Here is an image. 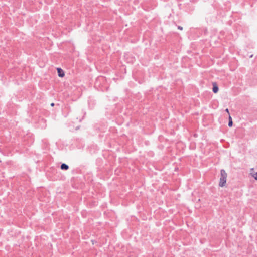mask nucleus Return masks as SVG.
<instances>
[{
  "label": "nucleus",
  "instance_id": "nucleus-1",
  "mask_svg": "<svg viewBox=\"0 0 257 257\" xmlns=\"http://www.w3.org/2000/svg\"><path fill=\"white\" fill-rule=\"evenodd\" d=\"M227 174L224 169H221L220 171V177L219 186L223 187L225 185L226 183V178Z\"/></svg>",
  "mask_w": 257,
  "mask_h": 257
},
{
  "label": "nucleus",
  "instance_id": "nucleus-2",
  "mask_svg": "<svg viewBox=\"0 0 257 257\" xmlns=\"http://www.w3.org/2000/svg\"><path fill=\"white\" fill-rule=\"evenodd\" d=\"M57 70L58 75L59 77H63L64 76L65 73H64V71L61 68H58L57 69Z\"/></svg>",
  "mask_w": 257,
  "mask_h": 257
},
{
  "label": "nucleus",
  "instance_id": "nucleus-3",
  "mask_svg": "<svg viewBox=\"0 0 257 257\" xmlns=\"http://www.w3.org/2000/svg\"><path fill=\"white\" fill-rule=\"evenodd\" d=\"M219 90L218 87L216 83H213L212 91L214 93L218 92Z\"/></svg>",
  "mask_w": 257,
  "mask_h": 257
},
{
  "label": "nucleus",
  "instance_id": "nucleus-4",
  "mask_svg": "<svg viewBox=\"0 0 257 257\" xmlns=\"http://www.w3.org/2000/svg\"><path fill=\"white\" fill-rule=\"evenodd\" d=\"M69 168V166L65 163H62L60 166L61 169L63 170H67Z\"/></svg>",
  "mask_w": 257,
  "mask_h": 257
},
{
  "label": "nucleus",
  "instance_id": "nucleus-5",
  "mask_svg": "<svg viewBox=\"0 0 257 257\" xmlns=\"http://www.w3.org/2000/svg\"><path fill=\"white\" fill-rule=\"evenodd\" d=\"M228 119H229L228 126L230 127H232L233 125V121H232V117L230 116V115H229Z\"/></svg>",
  "mask_w": 257,
  "mask_h": 257
},
{
  "label": "nucleus",
  "instance_id": "nucleus-6",
  "mask_svg": "<svg viewBox=\"0 0 257 257\" xmlns=\"http://www.w3.org/2000/svg\"><path fill=\"white\" fill-rule=\"evenodd\" d=\"M253 177L257 180V172L253 174Z\"/></svg>",
  "mask_w": 257,
  "mask_h": 257
},
{
  "label": "nucleus",
  "instance_id": "nucleus-7",
  "mask_svg": "<svg viewBox=\"0 0 257 257\" xmlns=\"http://www.w3.org/2000/svg\"><path fill=\"white\" fill-rule=\"evenodd\" d=\"M178 29L180 30H183V27L180 26H178Z\"/></svg>",
  "mask_w": 257,
  "mask_h": 257
},
{
  "label": "nucleus",
  "instance_id": "nucleus-8",
  "mask_svg": "<svg viewBox=\"0 0 257 257\" xmlns=\"http://www.w3.org/2000/svg\"><path fill=\"white\" fill-rule=\"evenodd\" d=\"M225 111L227 112L228 114H229V109L228 108H226L225 109ZM229 115H230V114H229Z\"/></svg>",
  "mask_w": 257,
  "mask_h": 257
},
{
  "label": "nucleus",
  "instance_id": "nucleus-9",
  "mask_svg": "<svg viewBox=\"0 0 257 257\" xmlns=\"http://www.w3.org/2000/svg\"><path fill=\"white\" fill-rule=\"evenodd\" d=\"M51 106H54V103H52L51 104Z\"/></svg>",
  "mask_w": 257,
  "mask_h": 257
}]
</instances>
